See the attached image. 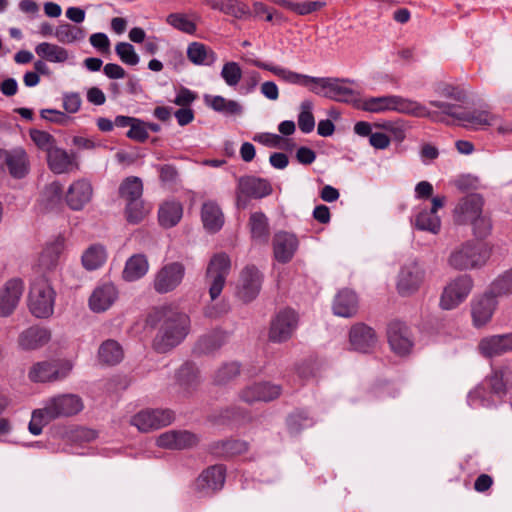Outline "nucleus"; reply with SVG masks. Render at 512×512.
<instances>
[{"label":"nucleus","instance_id":"a19ab883","mask_svg":"<svg viewBox=\"0 0 512 512\" xmlns=\"http://www.w3.org/2000/svg\"><path fill=\"white\" fill-rule=\"evenodd\" d=\"M36 54L48 62L64 63L69 59V52L57 44L42 42L35 47Z\"/></svg>","mask_w":512,"mask_h":512},{"label":"nucleus","instance_id":"c85d7f7f","mask_svg":"<svg viewBox=\"0 0 512 512\" xmlns=\"http://www.w3.org/2000/svg\"><path fill=\"white\" fill-rule=\"evenodd\" d=\"M239 194L247 197L261 199L270 195L273 191L272 185L266 179L255 176H243L238 179Z\"/></svg>","mask_w":512,"mask_h":512},{"label":"nucleus","instance_id":"603ef678","mask_svg":"<svg viewBox=\"0 0 512 512\" xmlns=\"http://www.w3.org/2000/svg\"><path fill=\"white\" fill-rule=\"evenodd\" d=\"M149 211L150 208L144 204L142 198L131 200L126 203V218L129 223H140Z\"/></svg>","mask_w":512,"mask_h":512},{"label":"nucleus","instance_id":"69168bd1","mask_svg":"<svg viewBox=\"0 0 512 512\" xmlns=\"http://www.w3.org/2000/svg\"><path fill=\"white\" fill-rule=\"evenodd\" d=\"M225 341V336L221 332H213L211 334L205 335L200 340V344L202 346V349L213 351L218 350L222 347L223 343Z\"/></svg>","mask_w":512,"mask_h":512},{"label":"nucleus","instance_id":"aec40b11","mask_svg":"<svg viewBox=\"0 0 512 512\" xmlns=\"http://www.w3.org/2000/svg\"><path fill=\"white\" fill-rule=\"evenodd\" d=\"M24 291V283L20 278L8 280L0 289V316L7 317L16 309Z\"/></svg>","mask_w":512,"mask_h":512},{"label":"nucleus","instance_id":"393cba45","mask_svg":"<svg viewBox=\"0 0 512 512\" xmlns=\"http://www.w3.org/2000/svg\"><path fill=\"white\" fill-rule=\"evenodd\" d=\"M298 246V239L292 233L280 231L273 237L274 257L280 263L289 262L296 253Z\"/></svg>","mask_w":512,"mask_h":512},{"label":"nucleus","instance_id":"f8f14e48","mask_svg":"<svg viewBox=\"0 0 512 512\" xmlns=\"http://www.w3.org/2000/svg\"><path fill=\"white\" fill-rule=\"evenodd\" d=\"M498 297L488 288L481 294L476 295L471 301L472 324L476 328L486 326L491 320L498 307Z\"/></svg>","mask_w":512,"mask_h":512},{"label":"nucleus","instance_id":"bf43d9fd","mask_svg":"<svg viewBox=\"0 0 512 512\" xmlns=\"http://www.w3.org/2000/svg\"><path fill=\"white\" fill-rule=\"evenodd\" d=\"M166 21L168 24L184 33L194 34L196 32V25L189 20L185 14L171 13L167 16Z\"/></svg>","mask_w":512,"mask_h":512},{"label":"nucleus","instance_id":"de8ad7c7","mask_svg":"<svg viewBox=\"0 0 512 512\" xmlns=\"http://www.w3.org/2000/svg\"><path fill=\"white\" fill-rule=\"evenodd\" d=\"M62 199V186L59 182H52L45 186L41 193L40 204L45 210L56 209Z\"/></svg>","mask_w":512,"mask_h":512},{"label":"nucleus","instance_id":"412c9836","mask_svg":"<svg viewBox=\"0 0 512 512\" xmlns=\"http://www.w3.org/2000/svg\"><path fill=\"white\" fill-rule=\"evenodd\" d=\"M64 246L65 239L61 235L48 242L38 257L35 266L37 271L45 273L56 269L59 264L60 256L64 251Z\"/></svg>","mask_w":512,"mask_h":512},{"label":"nucleus","instance_id":"c03bdc74","mask_svg":"<svg viewBox=\"0 0 512 512\" xmlns=\"http://www.w3.org/2000/svg\"><path fill=\"white\" fill-rule=\"evenodd\" d=\"M55 38L63 44H72L85 38V31L69 23H63L55 28Z\"/></svg>","mask_w":512,"mask_h":512},{"label":"nucleus","instance_id":"5701e85b","mask_svg":"<svg viewBox=\"0 0 512 512\" xmlns=\"http://www.w3.org/2000/svg\"><path fill=\"white\" fill-rule=\"evenodd\" d=\"M0 163H5L13 178L21 179L28 174L29 161L22 148L0 150Z\"/></svg>","mask_w":512,"mask_h":512},{"label":"nucleus","instance_id":"cd10ccee","mask_svg":"<svg viewBox=\"0 0 512 512\" xmlns=\"http://www.w3.org/2000/svg\"><path fill=\"white\" fill-rule=\"evenodd\" d=\"M51 339V331L42 326L34 325L23 330L18 336V344L24 350L43 348Z\"/></svg>","mask_w":512,"mask_h":512},{"label":"nucleus","instance_id":"37998d69","mask_svg":"<svg viewBox=\"0 0 512 512\" xmlns=\"http://www.w3.org/2000/svg\"><path fill=\"white\" fill-rule=\"evenodd\" d=\"M107 259L104 246L94 244L88 247L82 255V264L86 270L92 271L101 267Z\"/></svg>","mask_w":512,"mask_h":512},{"label":"nucleus","instance_id":"f257e3e1","mask_svg":"<svg viewBox=\"0 0 512 512\" xmlns=\"http://www.w3.org/2000/svg\"><path fill=\"white\" fill-rule=\"evenodd\" d=\"M484 198L478 193H471L460 198L453 210L454 221L458 224H469L474 236L485 239L491 234L492 221L484 211Z\"/></svg>","mask_w":512,"mask_h":512},{"label":"nucleus","instance_id":"20e7f679","mask_svg":"<svg viewBox=\"0 0 512 512\" xmlns=\"http://www.w3.org/2000/svg\"><path fill=\"white\" fill-rule=\"evenodd\" d=\"M246 61L258 68L270 71L275 76L288 84L298 85L307 88L310 92L323 96L328 92L330 77H314L307 74L298 73L280 66H274L256 59H246Z\"/></svg>","mask_w":512,"mask_h":512},{"label":"nucleus","instance_id":"473e14b6","mask_svg":"<svg viewBox=\"0 0 512 512\" xmlns=\"http://www.w3.org/2000/svg\"><path fill=\"white\" fill-rule=\"evenodd\" d=\"M201 220L204 228L210 233L219 231L224 224L223 213L218 204L213 201H207L203 204Z\"/></svg>","mask_w":512,"mask_h":512},{"label":"nucleus","instance_id":"c756f323","mask_svg":"<svg viewBox=\"0 0 512 512\" xmlns=\"http://www.w3.org/2000/svg\"><path fill=\"white\" fill-rule=\"evenodd\" d=\"M118 298V291L113 284H103L94 289L89 298V307L100 313L108 310Z\"/></svg>","mask_w":512,"mask_h":512},{"label":"nucleus","instance_id":"f03ea898","mask_svg":"<svg viewBox=\"0 0 512 512\" xmlns=\"http://www.w3.org/2000/svg\"><path fill=\"white\" fill-rule=\"evenodd\" d=\"M163 324L153 340L157 352H167L179 345L187 336L190 327L189 316L177 308H163Z\"/></svg>","mask_w":512,"mask_h":512},{"label":"nucleus","instance_id":"774afa93","mask_svg":"<svg viewBox=\"0 0 512 512\" xmlns=\"http://www.w3.org/2000/svg\"><path fill=\"white\" fill-rule=\"evenodd\" d=\"M223 13L233 16L235 18H243L249 14V8L246 4H243L241 2H237L235 0H228L225 7V11Z\"/></svg>","mask_w":512,"mask_h":512},{"label":"nucleus","instance_id":"5fc2aeb1","mask_svg":"<svg viewBox=\"0 0 512 512\" xmlns=\"http://www.w3.org/2000/svg\"><path fill=\"white\" fill-rule=\"evenodd\" d=\"M217 453L221 456L232 457L247 451L248 445L245 441L238 439H229L218 442L216 445Z\"/></svg>","mask_w":512,"mask_h":512},{"label":"nucleus","instance_id":"0e129e2a","mask_svg":"<svg viewBox=\"0 0 512 512\" xmlns=\"http://www.w3.org/2000/svg\"><path fill=\"white\" fill-rule=\"evenodd\" d=\"M436 91L440 96L457 102H464L466 99V93L464 90L449 84L439 85Z\"/></svg>","mask_w":512,"mask_h":512},{"label":"nucleus","instance_id":"a18cd8bd","mask_svg":"<svg viewBox=\"0 0 512 512\" xmlns=\"http://www.w3.org/2000/svg\"><path fill=\"white\" fill-rule=\"evenodd\" d=\"M143 183L139 177L129 176L119 186V195L126 202L137 200L142 197Z\"/></svg>","mask_w":512,"mask_h":512},{"label":"nucleus","instance_id":"680f3d73","mask_svg":"<svg viewBox=\"0 0 512 512\" xmlns=\"http://www.w3.org/2000/svg\"><path fill=\"white\" fill-rule=\"evenodd\" d=\"M468 404L473 408L478 406L488 408L494 405L493 400L482 386L476 387L468 394Z\"/></svg>","mask_w":512,"mask_h":512},{"label":"nucleus","instance_id":"2f4dec72","mask_svg":"<svg viewBox=\"0 0 512 512\" xmlns=\"http://www.w3.org/2000/svg\"><path fill=\"white\" fill-rule=\"evenodd\" d=\"M204 102L212 110L226 117L240 116L243 113V106L238 101L220 95H205Z\"/></svg>","mask_w":512,"mask_h":512},{"label":"nucleus","instance_id":"a878e982","mask_svg":"<svg viewBox=\"0 0 512 512\" xmlns=\"http://www.w3.org/2000/svg\"><path fill=\"white\" fill-rule=\"evenodd\" d=\"M261 279V274L255 266L245 267L240 278L239 298L244 302L255 299L261 288Z\"/></svg>","mask_w":512,"mask_h":512},{"label":"nucleus","instance_id":"f704fd0d","mask_svg":"<svg viewBox=\"0 0 512 512\" xmlns=\"http://www.w3.org/2000/svg\"><path fill=\"white\" fill-rule=\"evenodd\" d=\"M187 57L195 65L211 66L217 60L216 53L200 42H192L187 47Z\"/></svg>","mask_w":512,"mask_h":512},{"label":"nucleus","instance_id":"3c124183","mask_svg":"<svg viewBox=\"0 0 512 512\" xmlns=\"http://www.w3.org/2000/svg\"><path fill=\"white\" fill-rule=\"evenodd\" d=\"M313 102L303 100L300 104V113L298 115V126L303 133H310L314 130L315 119L312 114Z\"/></svg>","mask_w":512,"mask_h":512},{"label":"nucleus","instance_id":"338daca9","mask_svg":"<svg viewBox=\"0 0 512 512\" xmlns=\"http://www.w3.org/2000/svg\"><path fill=\"white\" fill-rule=\"evenodd\" d=\"M148 136L146 122L135 118V122L132 123L129 131L127 132V137L132 140L144 142Z\"/></svg>","mask_w":512,"mask_h":512},{"label":"nucleus","instance_id":"72a5a7b5","mask_svg":"<svg viewBox=\"0 0 512 512\" xmlns=\"http://www.w3.org/2000/svg\"><path fill=\"white\" fill-rule=\"evenodd\" d=\"M176 382L185 395H190L200 383L198 369L191 363L183 364L176 373Z\"/></svg>","mask_w":512,"mask_h":512},{"label":"nucleus","instance_id":"58836bf2","mask_svg":"<svg viewBox=\"0 0 512 512\" xmlns=\"http://www.w3.org/2000/svg\"><path fill=\"white\" fill-rule=\"evenodd\" d=\"M149 268L146 257L142 254L131 256L125 264L122 276L123 279L132 282L143 277Z\"/></svg>","mask_w":512,"mask_h":512},{"label":"nucleus","instance_id":"8fccbe9b","mask_svg":"<svg viewBox=\"0 0 512 512\" xmlns=\"http://www.w3.org/2000/svg\"><path fill=\"white\" fill-rule=\"evenodd\" d=\"M280 6L296 13L300 16H305L316 12L325 6L323 1H305L302 3H296L292 1H279Z\"/></svg>","mask_w":512,"mask_h":512},{"label":"nucleus","instance_id":"39448f33","mask_svg":"<svg viewBox=\"0 0 512 512\" xmlns=\"http://www.w3.org/2000/svg\"><path fill=\"white\" fill-rule=\"evenodd\" d=\"M56 293L50 282L40 277L33 281L28 295V307L37 318H49L54 312Z\"/></svg>","mask_w":512,"mask_h":512},{"label":"nucleus","instance_id":"6ab92c4d","mask_svg":"<svg viewBox=\"0 0 512 512\" xmlns=\"http://www.w3.org/2000/svg\"><path fill=\"white\" fill-rule=\"evenodd\" d=\"M378 341L374 329L364 323H356L349 330V344L354 351L367 352L377 349Z\"/></svg>","mask_w":512,"mask_h":512},{"label":"nucleus","instance_id":"6e6d98bb","mask_svg":"<svg viewBox=\"0 0 512 512\" xmlns=\"http://www.w3.org/2000/svg\"><path fill=\"white\" fill-rule=\"evenodd\" d=\"M242 69L237 62L228 61L224 63L220 75L227 86L235 87L242 79Z\"/></svg>","mask_w":512,"mask_h":512},{"label":"nucleus","instance_id":"ea45409f","mask_svg":"<svg viewBox=\"0 0 512 512\" xmlns=\"http://www.w3.org/2000/svg\"><path fill=\"white\" fill-rule=\"evenodd\" d=\"M182 215L183 207L179 202L167 201L163 203L159 208V223L165 228H171L181 220Z\"/></svg>","mask_w":512,"mask_h":512},{"label":"nucleus","instance_id":"7ed1b4c3","mask_svg":"<svg viewBox=\"0 0 512 512\" xmlns=\"http://www.w3.org/2000/svg\"><path fill=\"white\" fill-rule=\"evenodd\" d=\"M360 107L362 110L370 113L394 111L414 117L433 116V113L419 102L398 95L366 98L362 101Z\"/></svg>","mask_w":512,"mask_h":512},{"label":"nucleus","instance_id":"1a4fd4ad","mask_svg":"<svg viewBox=\"0 0 512 512\" xmlns=\"http://www.w3.org/2000/svg\"><path fill=\"white\" fill-rule=\"evenodd\" d=\"M230 269L231 260L226 253L220 252L211 257L205 275L211 300H215L221 294Z\"/></svg>","mask_w":512,"mask_h":512},{"label":"nucleus","instance_id":"49530a36","mask_svg":"<svg viewBox=\"0 0 512 512\" xmlns=\"http://www.w3.org/2000/svg\"><path fill=\"white\" fill-rule=\"evenodd\" d=\"M414 224L417 229L437 234L441 228V220L433 211L423 209L416 216Z\"/></svg>","mask_w":512,"mask_h":512},{"label":"nucleus","instance_id":"79ce46f5","mask_svg":"<svg viewBox=\"0 0 512 512\" xmlns=\"http://www.w3.org/2000/svg\"><path fill=\"white\" fill-rule=\"evenodd\" d=\"M351 82L348 79H339L330 77V83L328 86V92L323 93V97L339 101L349 102L354 97V91L345 86L344 83Z\"/></svg>","mask_w":512,"mask_h":512},{"label":"nucleus","instance_id":"7c9ffc66","mask_svg":"<svg viewBox=\"0 0 512 512\" xmlns=\"http://www.w3.org/2000/svg\"><path fill=\"white\" fill-rule=\"evenodd\" d=\"M333 313L337 316L350 318L358 310V298L354 291L343 289L337 293L333 301Z\"/></svg>","mask_w":512,"mask_h":512},{"label":"nucleus","instance_id":"6e6552de","mask_svg":"<svg viewBox=\"0 0 512 512\" xmlns=\"http://www.w3.org/2000/svg\"><path fill=\"white\" fill-rule=\"evenodd\" d=\"M457 120L460 125L468 130H481L487 127L497 125L499 134H507L512 132V123H502L498 115L488 110H472L459 112Z\"/></svg>","mask_w":512,"mask_h":512},{"label":"nucleus","instance_id":"4468645a","mask_svg":"<svg viewBox=\"0 0 512 512\" xmlns=\"http://www.w3.org/2000/svg\"><path fill=\"white\" fill-rule=\"evenodd\" d=\"M298 325V315L292 309H284L271 321L269 340L282 343L290 339Z\"/></svg>","mask_w":512,"mask_h":512},{"label":"nucleus","instance_id":"c9c22d12","mask_svg":"<svg viewBox=\"0 0 512 512\" xmlns=\"http://www.w3.org/2000/svg\"><path fill=\"white\" fill-rule=\"evenodd\" d=\"M479 352H508L512 351V333L490 335L480 340Z\"/></svg>","mask_w":512,"mask_h":512},{"label":"nucleus","instance_id":"09e8293b","mask_svg":"<svg viewBox=\"0 0 512 512\" xmlns=\"http://www.w3.org/2000/svg\"><path fill=\"white\" fill-rule=\"evenodd\" d=\"M488 289L497 297L512 294V268L504 271L496 277Z\"/></svg>","mask_w":512,"mask_h":512},{"label":"nucleus","instance_id":"b1692460","mask_svg":"<svg viewBox=\"0 0 512 512\" xmlns=\"http://www.w3.org/2000/svg\"><path fill=\"white\" fill-rule=\"evenodd\" d=\"M92 195L91 183L86 179H79L69 186L65 200L72 210L78 211L91 201Z\"/></svg>","mask_w":512,"mask_h":512},{"label":"nucleus","instance_id":"e433bc0d","mask_svg":"<svg viewBox=\"0 0 512 512\" xmlns=\"http://www.w3.org/2000/svg\"><path fill=\"white\" fill-rule=\"evenodd\" d=\"M47 161L49 168L56 174H62L70 171L74 164V157L67 151L54 146L47 153Z\"/></svg>","mask_w":512,"mask_h":512},{"label":"nucleus","instance_id":"4be33fe9","mask_svg":"<svg viewBox=\"0 0 512 512\" xmlns=\"http://www.w3.org/2000/svg\"><path fill=\"white\" fill-rule=\"evenodd\" d=\"M199 437L187 430H170L160 434L156 444L165 449H186L195 446Z\"/></svg>","mask_w":512,"mask_h":512},{"label":"nucleus","instance_id":"052dcab7","mask_svg":"<svg viewBox=\"0 0 512 512\" xmlns=\"http://www.w3.org/2000/svg\"><path fill=\"white\" fill-rule=\"evenodd\" d=\"M53 419L48 416L45 406L41 409H36L32 412V417L28 426L31 434L39 435L42 432L43 426L47 425Z\"/></svg>","mask_w":512,"mask_h":512},{"label":"nucleus","instance_id":"4d7b16f0","mask_svg":"<svg viewBox=\"0 0 512 512\" xmlns=\"http://www.w3.org/2000/svg\"><path fill=\"white\" fill-rule=\"evenodd\" d=\"M240 374V365L237 362L225 363L215 372L214 383L225 385Z\"/></svg>","mask_w":512,"mask_h":512},{"label":"nucleus","instance_id":"2eb2a0df","mask_svg":"<svg viewBox=\"0 0 512 512\" xmlns=\"http://www.w3.org/2000/svg\"><path fill=\"white\" fill-rule=\"evenodd\" d=\"M226 478V469L223 465H213L205 469L195 480L194 490L200 496H210L221 490Z\"/></svg>","mask_w":512,"mask_h":512},{"label":"nucleus","instance_id":"e2e57ef3","mask_svg":"<svg viewBox=\"0 0 512 512\" xmlns=\"http://www.w3.org/2000/svg\"><path fill=\"white\" fill-rule=\"evenodd\" d=\"M30 137L33 140V142L37 145V147L46 151L47 153L55 146V140L53 136L47 132L40 130H31Z\"/></svg>","mask_w":512,"mask_h":512},{"label":"nucleus","instance_id":"864d4df0","mask_svg":"<svg viewBox=\"0 0 512 512\" xmlns=\"http://www.w3.org/2000/svg\"><path fill=\"white\" fill-rule=\"evenodd\" d=\"M313 423V419L304 410L291 413L287 418V426L291 434H298L302 429L312 426Z\"/></svg>","mask_w":512,"mask_h":512},{"label":"nucleus","instance_id":"9d476101","mask_svg":"<svg viewBox=\"0 0 512 512\" xmlns=\"http://www.w3.org/2000/svg\"><path fill=\"white\" fill-rule=\"evenodd\" d=\"M474 281L470 275H459L451 280L444 288L440 298V306L444 310L456 308L464 302L471 293Z\"/></svg>","mask_w":512,"mask_h":512},{"label":"nucleus","instance_id":"9b49d317","mask_svg":"<svg viewBox=\"0 0 512 512\" xmlns=\"http://www.w3.org/2000/svg\"><path fill=\"white\" fill-rule=\"evenodd\" d=\"M174 418V412L170 409H146L132 416L130 424L140 432H150L171 424Z\"/></svg>","mask_w":512,"mask_h":512},{"label":"nucleus","instance_id":"4c0bfd02","mask_svg":"<svg viewBox=\"0 0 512 512\" xmlns=\"http://www.w3.org/2000/svg\"><path fill=\"white\" fill-rule=\"evenodd\" d=\"M249 228L253 241L266 244L269 240L270 230L268 218L262 212H254L249 218Z\"/></svg>","mask_w":512,"mask_h":512},{"label":"nucleus","instance_id":"bb28decb","mask_svg":"<svg viewBox=\"0 0 512 512\" xmlns=\"http://www.w3.org/2000/svg\"><path fill=\"white\" fill-rule=\"evenodd\" d=\"M387 338L394 352H410L414 341L408 327L401 322H392L387 329Z\"/></svg>","mask_w":512,"mask_h":512},{"label":"nucleus","instance_id":"a211bd4d","mask_svg":"<svg viewBox=\"0 0 512 512\" xmlns=\"http://www.w3.org/2000/svg\"><path fill=\"white\" fill-rule=\"evenodd\" d=\"M282 393V387L271 382L251 384L239 393L240 399L248 404L255 402H270L277 399Z\"/></svg>","mask_w":512,"mask_h":512},{"label":"nucleus","instance_id":"ddd939ff","mask_svg":"<svg viewBox=\"0 0 512 512\" xmlns=\"http://www.w3.org/2000/svg\"><path fill=\"white\" fill-rule=\"evenodd\" d=\"M48 416L53 420L78 414L84 408L82 399L76 394H61L45 402Z\"/></svg>","mask_w":512,"mask_h":512},{"label":"nucleus","instance_id":"423d86ee","mask_svg":"<svg viewBox=\"0 0 512 512\" xmlns=\"http://www.w3.org/2000/svg\"><path fill=\"white\" fill-rule=\"evenodd\" d=\"M487 257L473 241L456 246L450 253L448 265L457 271L479 269L486 264Z\"/></svg>","mask_w":512,"mask_h":512},{"label":"nucleus","instance_id":"f3484780","mask_svg":"<svg viewBox=\"0 0 512 512\" xmlns=\"http://www.w3.org/2000/svg\"><path fill=\"white\" fill-rule=\"evenodd\" d=\"M185 275V266L180 262L164 265L156 274L153 286L158 293H168L180 285Z\"/></svg>","mask_w":512,"mask_h":512},{"label":"nucleus","instance_id":"0eeeda50","mask_svg":"<svg viewBox=\"0 0 512 512\" xmlns=\"http://www.w3.org/2000/svg\"><path fill=\"white\" fill-rule=\"evenodd\" d=\"M73 368V363L66 359L52 358L35 363L30 371L29 378L33 382H56L66 378Z\"/></svg>","mask_w":512,"mask_h":512},{"label":"nucleus","instance_id":"dca6fc26","mask_svg":"<svg viewBox=\"0 0 512 512\" xmlns=\"http://www.w3.org/2000/svg\"><path fill=\"white\" fill-rule=\"evenodd\" d=\"M425 278V270L417 261L405 264L398 275L397 290L402 296L415 293Z\"/></svg>","mask_w":512,"mask_h":512},{"label":"nucleus","instance_id":"13d9d810","mask_svg":"<svg viewBox=\"0 0 512 512\" xmlns=\"http://www.w3.org/2000/svg\"><path fill=\"white\" fill-rule=\"evenodd\" d=\"M115 52L126 65L135 66L139 63V55L136 53L133 45L128 42H119L116 44Z\"/></svg>","mask_w":512,"mask_h":512}]
</instances>
